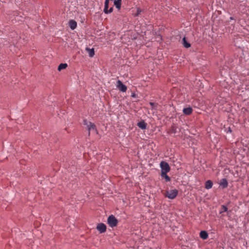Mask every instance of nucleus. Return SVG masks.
<instances>
[{
  "label": "nucleus",
  "instance_id": "1",
  "mask_svg": "<svg viewBox=\"0 0 249 249\" xmlns=\"http://www.w3.org/2000/svg\"><path fill=\"white\" fill-rule=\"evenodd\" d=\"M84 124L86 125L89 130V135H90V132L98 133L96 125L88 121L87 120H84Z\"/></svg>",
  "mask_w": 249,
  "mask_h": 249
},
{
  "label": "nucleus",
  "instance_id": "2",
  "mask_svg": "<svg viewBox=\"0 0 249 249\" xmlns=\"http://www.w3.org/2000/svg\"><path fill=\"white\" fill-rule=\"evenodd\" d=\"M178 194V191L177 189H173L166 191L164 194L165 196L169 199H174Z\"/></svg>",
  "mask_w": 249,
  "mask_h": 249
},
{
  "label": "nucleus",
  "instance_id": "3",
  "mask_svg": "<svg viewBox=\"0 0 249 249\" xmlns=\"http://www.w3.org/2000/svg\"><path fill=\"white\" fill-rule=\"evenodd\" d=\"M160 167L161 168V173H167L170 170V167L168 163L164 161H162L160 163Z\"/></svg>",
  "mask_w": 249,
  "mask_h": 249
},
{
  "label": "nucleus",
  "instance_id": "4",
  "mask_svg": "<svg viewBox=\"0 0 249 249\" xmlns=\"http://www.w3.org/2000/svg\"><path fill=\"white\" fill-rule=\"evenodd\" d=\"M107 223L111 227H115L118 224V220L113 215H110L107 218Z\"/></svg>",
  "mask_w": 249,
  "mask_h": 249
},
{
  "label": "nucleus",
  "instance_id": "5",
  "mask_svg": "<svg viewBox=\"0 0 249 249\" xmlns=\"http://www.w3.org/2000/svg\"><path fill=\"white\" fill-rule=\"evenodd\" d=\"M116 87L119 90L122 92H125L127 90L126 86L124 85L120 80L117 81Z\"/></svg>",
  "mask_w": 249,
  "mask_h": 249
},
{
  "label": "nucleus",
  "instance_id": "6",
  "mask_svg": "<svg viewBox=\"0 0 249 249\" xmlns=\"http://www.w3.org/2000/svg\"><path fill=\"white\" fill-rule=\"evenodd\" d=\"M97 229L100 233L105 232L106 231V226L103 223H100L97 226Z\"/></svg>",
  "mask_w": 249,
  "mask_h": 249
},
{
  "label": "nucleus",
  "instance_id": "7",
  "mask_svg": "<svg viewBox=\"0 0 249 249\" xmlns=\"http://www.w3.org/2000/svg\"><path fill=\"white\" fill-rule=\"evenodd\" d=\"M69 26L71 30L75 29L77 27V23L74 20H70L69 21Z\"/></svg>",
  "mask_w": 249,
  "mask_h": 249
},
{
  "label": "nucleus",
  "instance_id": "8",
  "mask_svg": "<svg viewBox=\"0 0 249 249\" xmlns=\"http://www.w3.org/2000/svg\"><path fill=\"white\" fill-rule=\"evenodd\" d=\"M220 185L223 188H226L228 187V183L226 178H223L221 180L220 182Z\"/></svg>",
  "mask_w": 249,
  "mask_h": 249
},
{
  "label": "nucleus",
  "instance_id": "9",
  "mask_svg": "<svg viewBox=\"0 0 249 249\" xmlns=\"http://www.w3.org/2000/svg\"><path fill=\"white\" fill-rule=\"evenodd\" d=\"M199 236L201 238H202V239L205 240L208 238V234L206 231H200Z\"/></svg>",
  "mask_w": 249,
  "mask_h": 249
},
{
  "label": "nucleus",
  "instance_id": "10",
  "mask_svg": "<svg viewBox=\"0 0 249 249\" xmlns=\"http://www.w3.org/2000/svg\"><path fill=\"white\" fill-rule=\"evenodd\" d=\"M193 111V109L191 107L184 108L183 109V112L185 115H190Z\"/></svg>",
  "mask_w": 249,
  "mask_h": 249
},
{
  "label": "nucleus",
  "instance_id": "11",
  "mask_svg": "<svg viewBox=\"0 0 249 249\" xmlns=\"http://www.w3.org/2000/svg\"><path fill=\"white\" fill-rule=\"evenodd\" d=\"M86 50L88 52V53L89 54V57H92L94 55L95 53H94V49L93 48L90 49L89 48H86Z\"/></svg>",
  "mask_w": 249,
  "mask_h": 249
},
{
  "label": "nucleus",
  "instance_id": "12",
  "mask_svg": "<svg viewBox=\"0 0 249 249\" xmlns=\"http://www.w3.org/2000/svg\"><path fill=\"white\" fill-rule=\"evenodd\" d=\"M137 125L142 129H145L146 127V124L143 121L139 122Z\"/></svg>",
  "mask_w": 249,
  "mask_h": 249
},
{
  "label": "nucleus",
  "instance_id": "13",
  "mask_svg": "<svg viewBox=\"0 0 249 249\" xmlns=\"http://www.w3.org/2000/svg\"><path fill=\"white\" fill-rule=\"evenodd\" d=\"M213 185V182L210 180H208L205 182V188L210 189L212 187Z\"/></svg>",
  "mask_w": 249,
  "mask_h": 249
},
{
  "label": "nucleus",
  "instance_id": "14",
  "mask_svg": "<svg viewBox=\"0 0 249 249\" xmlns=\"http://www.w3.org/2000/svg\"><path fill=\"white\" fill-rule=\"evenodd\" d=\"M182 44L183 46L186 48H188L191 46V44L187 41L185 37L182 39Z\"/></svg>",
  "mask_w": 249,
  "mask_h": 249
},
{
  "label": "nucleus",
  "instance_id": "15",
  "mask_svg": "<svg viewBox=\"0 0 249 249\" xmlns=\"http://www.w3.org/2000/svg\"><path fill=\"white\" fill-rule=\"evenodd\" d=\"M109 0H106L105 2V8L104 11L106 14H108V3H109Z\"/></svg>",
  "mask_w": 249,
  "mask_h": 249
},
{
  "label": "nucleus",
  "instance_id": "16",
  "mask_svg": "<svg viewBox=\"0 0 249 249\" xmlns=\"http://www.w3.org/2000/svg\"><path fill=\"white\" fill-rule=\"evenodd\" d=\"M121 2L122 0H115L114 1V5L117 9H120L121 6Z\"/></svg>",
  "mask_w": 249,
  "mask_h": 249
},
{
  "label": "nucleus",
  "instance_id": "17",
  "mask_svg": "<svg viewBox=\"0 0 249 249\" xmlns=\"http://www.w3.org/2000/svg\"><path fill=\"white\" fill-rule=\"evenodd\" d=\"M160 176L162 178H164L167 182L170 181L171 180L170 178L167 175V173H161Z\"/></svg>",
  "mask_w": 249,
  "mask_h": 249
},
{
  "label": "nucleus",
  "instance_id": "18",
  "mask_svg": "<svg viewBox=\"0 0 249 249\" xmlns=\"http://www.w3.org/2000/svg\"><path fill=\"white\" fill-rule=\"evenodd\" d=\"M67 66L68 65L66 63H61L59 65L58 70L61 71L62 70L66 69Z\"/></svg>",
  "mask_w": 249,
  "mask_h": 249
},
{
  "label": "nucleus",
  "instance_id": "19",
  "mask_svg": "<svg viewBox=\"0 0 249 249\" xmlns=\"http://www.w3.org/2000/svg\"><path fill=\"white\" fill-rule=\"evenodd\" d=\"M228 211V208L224 206V205H222L221 206V210L220 211V213H223L224 212H226Z\"/></svg>",
  "mask_w": 249,
  "mask_h": 249
},
{
  "label": "nucleus",
  "instance_id": "20",
  "mask_svg": "<svg viewBox=\"0 0 249 249\" xmlns=\"http://www.w3.org/2000/svg\"><path fill=\"white\" fill-rule=\"evenodd\" d=\"M142 11V10L140 8H137L136 13L135 14V17L139 16L141 14Z\"/></svg>",
  "mask_w": 249,
  "mask_h": 249
},
{
  "label": "nucleus",
  "instance_id": "21",
  "mask_svg": "<svg viewBox=\"0 0 249 249\" xmlns=\"http://www.w3.org/2000/svg\"><path fill=\"white\" fill-rule=\"evenodd\" d=\"M149 104H150L152 109H156V108L157 105L155 103H152V102H150Z\"/></svg>",
  "mask_w": 249,
  "mask_h": 249
},
{
  "label": "nucleus",
  "instance_id": "22",
  "mask_svg": "<svg viewBox=\"0 0 249 249\" xmlns=\"http://www.w3.org/2000/svg\"><path fill=\"white\" fill-rule=\"evenodd\" d=\"M113 10V7H111L109 10H108V13L112 12Z\"/></svg>",
  "mask_w": 249,
  "mask_h": 249
},
{
  "label": "nucleus",
  "instance_id": "23",
  "mask_svg": "<svg viewBox=\"0 0 249 249\" xmlns=\"http://www.w3.org/2000/svg\"><path fill=\"white\" fill-rule=\"evenodd\" d=\"M231 19H233L232 18V17H231Z\"/></svg>",
  "mask_w": 249,
  "mask_h": 249
}]
</instances>
